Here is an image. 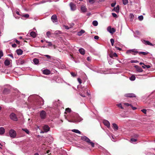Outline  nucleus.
<instances>
[{"mask_svg": "<svg viewBox=\"0 0 155 155\" xmlns=\"http://www.w3.org/2000/svg\"><path fill=\"white\" fill-rule=\"evenodd\" d=\"M46 35L49 37L51 35V32L49 31H48L46 32Z\"/></svg>", "mask_w": 155, "mask_h": 155, "instance_id": "obj_49", "label": "nucleus"}, {"mask_svg": "<svg viewBox=\"0 0 155 155\" xmlns=\"http://www.w3.org/2000/svg\"><path fill=\"white\" fill-rule=\"evenodd\" d=\"M15 42L17 44H20V42L17 40H16Z\"/></svg>", "mask_w": 155, "mask_h": 155, "instance_id": "obj_60", "label": "nucleus"}, {"mask_svg": "<svg viewBox=\"0 0 155 155\" xmlns=\"http://www.w3.org/2000/svg\"><path fill=\"white\" fill-rule=\"evenodd\" d=\"M10 118L15 121H17L18 120V118L16 114L14 113H11L9 115Z\"/></svg>", "mask_w": 155, "mask_h": 155, "instance_id": "obj_4", "label": "nucleus"}, {"mask_svg": "<svg viewBox=\"0 0 155 155\" xmlns=\"http://www.w3.org/2000/svg\"><path fill=\"white\" fill-rule=\"evenodd\" d=\"M81 139L87 142L89 144L91 145L93 147H94V143L91 142L90 139L85 136H83L81 137Z\"/></svg>", "mask_w": 155, "mask_h": 155, "instance_id": "obj_1", "label": "nucleus"}, {"mask_svg": "<svg viewBox=\"0 0 155 155\" xmlns=\"http://www.w3.org/2000/svg\"><path fill=\"white\" fill-rule=\"evenodd\" d=\"M51 19L53 22H57L58 19L56 15H53L51 17Z\"/></svg>", "mask_w": 155, "mask_h": 155, "instance_id": "obj_9", "label": "nucleus"}, {"mask_svg": "<svg viewBox=\"0 0 155 155\" xmlns=\"http://www.w3.org/2000/svg\"><path fill=\"white\" fill-rule=\"evenodd\" d=\"M40 116L41 119H44L46 118V113L44 110H42L40 112Z\"/></svg>", "mask_w": 155, "mask_h": 155, "instance_id": "obj_5", "label": "nucleus"}, {"mask_svg": "<svg viewBox=\"0 0 155 155\" xmlns=\"http://www.w3.org/2000/svg\"><path fill=\"white\" fill-rule=\"evenodd\" d=\"M130 106L131 107V108L133 110H135L137 109V108L136 107H133L132 105H130Z\"/></svg>", "mask_w": 155, "mask_h": 155, "instance_id": "obj_57", "label": "nucleus"}, {"mask_svg": "<svg viewBox=\"0 0 155 155\" xmlns=\"http://www.w3.org/2000/svg\"><path fill=\"white\" fill-rule=\"evenodd\" d=\"M112 16L114 17H115V18L117 17V15L114 13H112Z\"/></svg>", "mask_w": 155, "mask_h": 155, "instance_id": "obj_45", "label": "nucleus"}, {"mask_svg": "<svg viewBox=\"0 0 155 155\" xmlns=\"http://www.w3.org/2000/svg\"><path fill=\"white\" fill-rule=\"evenodd\" d=\"M65 111L66 112H70L71 111V110L70 108H66Z\"/></svg>", "mask_w": 155, "mask_h": 155, "instance_id": "obj_44", "label": "nucleus"}, {"mask_svg": "<svg viewBox=\"0 0 155 155\" xmlns=\"http://www.w3.org/2000/svg\"><path fill=\"white\" fill-rule=\"evenodd\" d=\"M113 127L115 130H117L118 129V126L115 123L113 124Z\"/></svg>", "mask_w": 155, "mask_h": 155, "instance_id": "obj_19", "label": "nucleus"}, {"mask_svg": "<svg viewBox=\"0 0 155 155\" xmlns=\"http://www.w3.org/2000/svg\"><path fill=\"white\" fill-rule=\"evenodd\" d=\"M136 78L135 76L134 75H132L130 78V79L131 81H134Z\"/></svg>", "mask_w": 155, "mask_h": 155, "instance_id": "obj_31", "label": "nucleus"}, {"mask_svg": "<svg viewBox=\"0 0 155 155\" xmlns=\"http://www.w3.org/2000/svg\"><path fill=\"white\" fill-rule=\"evenodd\" d=\"M85 32V31L83 30H81L78 33V35L79 36H81L83 33Z\"/></svg>", "mask_w": 155, "mask_h": 155, "instance_id": "obj_27", "label": "nucleus"}, {"mask_svg": "<svg viewBox=\"0 0 155 155\" xmlns=\"http://www.w3.org/2000/svg\"><path fill=\"white\" fill-rule=\"evenodd\" d=\"M146 68H150L151 67V66L149 65H144Z\"/></svg>", "mask_w": 155, "mask_h": 155, "instance_id": "obj_59", "label": "nucleus"}, {"mask_svg": "<svg viewBox=\"0 0 155 155\" xmlns=\"http://www.w3.org/2000/svg\"><path fill=\"white\" fill-rule=\"evenodd\" d=\"M104 124L106 126H107V127L109 128L110 127V124L109 122L107 120H104L103 121Z\"/></svg>", "mask_w": 155, "mask_h": 155, "instance_id": "obj_13", "label": "nucleus"}, {"mask_svg": "<svg viewBox=\"0 0 155 155\" xmlns=\"http://www.w3.org/2000/svg\"><path fill=\"white\" fill-rule=\"evenodd\" d=\"M125 96L126 97H129L130 98L136 97V95L133 93H128L126 94Z\"/></svg>", "mask_w": 155, "mask_h": 155, "instance_id": "obj_8", "label": "nucleus"}, {"mask_svg": "<svg viewBox=\"0 0 155 155\" xmlns=\"http://www.w3.org/2000/svg\"><path fill=\"white\" fill-rule=\"evenodd\" d=\"M10 93V90L7 88H5L3 91V94H8Z\"/></svg>", "mask_w": 155, "mask_h": 155, "instance_id": "obj_14", "label": "nucleus"}, {"mask_svg": "<svg viewBox=\"0 0 155 155\" xmlns=\"http://www.w3.org/2000/svg\"><path fill=\"white\" fill-rule=\"evenodd\" d=\"M115 12L118 13L119 11V5H117L116 7H115Z\"/></svg>", "mask_w": 155, "mask_h": 155, "instance_id": "obj_30", "label": "nucleus"}, {"mask_svg": "<svg viewBox=\"0 0 155 155\" xmlns=\"http://www.w3.org/2000/svg\"><path fill=\"white\" fill-rule=\"evenodd\" d=\"M142 41L143 43L145 44V45H148L151 46H153V45L149 41H146L145 40H143Z\"/></svg>", "mask_w": 155, "mask_h": 155, "instance_id": "obj_11", "label": "nucleus"}, {"mask_svg": "<svg viewBox=\"0 0 155 155\" xmlns=\"http://www.w3.org/2000/svg\"><path fill=\"white\" fill-rule=\"evenodd\" d=\"M25 63V61L21 58H19L17 61V64L22 65Z\"/></svg>", "mask_w": 155, "mask_h": 155, "instance_id": "obj_6", "label": "nucleus"}, {"mask_svg": "<svg viewBox=\"0 0 155 155\" xmlns=\"http://www.w3.org/2000/svg\"><path fill=\"white\" fill-rule=\"evenodd\" d=\"M134 67L135 68L137 71L139 72H141L143 71L142 68L138 65L134 66Z\"/></svg>", "mask_w": 155, "mask_h": 155, "instance_id": "obj_10", "label": "nucleus"}, {"mask_svg": "<svg viewBox=\"0 0 155 155\" xmlns=\"http://www.w3.org/2000/svg\"><path fill=\"white\" fill-rule=\"evenodd\" d=\"M80 53L82 55H84L85 53L84 50L82 48H81L79 50Z\"/></svg>", "mask_w": 155, "mask_h": 155, "instance_id": "obj_20", "label": "nucleus"}, {"mask_svg": "<svg viewBox=\"0 0 155 155\" xmlns=\"http://www.w3.org/2000/svg\"><path fill=\"white\" fill-rule=\"evenodd\" d=\"M138 18L140 21H142L143 19V16L142 15H140L138 17Z\"/></svg>", "mask_w": 155, "mask_h": 155, "instance_id": "obj_38", "label": "nucleus"}, {"mask_svg": "<svg viewBox=\"0 0 155 155\" xmlns=\"http://www.w3.org/2000/svg\"><path fill=\"white\" fill-rule=\"evenodd\" d=\"M9 135L10 137L12 138H15L16 135V131L13 129H11L9 131Z\"/></svg>", "mask_w": 155, "mask_h": 155, "instance_id": "obj_3", "label": "nucleus"}, {"mask_svg": "<svg viewBox=\"0 0 155 155\" xmlns=\"http://www.w3.org/2000/svg\"><path fill=\"white\" fill-rule=\"evenodd\" d=\"M3 55V53L2 50H0V59Z\"/></svg>", "mask_w": 155, "mask_h": 155, "instance_id": "obj_40", "label": "nucleus"}, {"mask_svg": "<svg viewBox=\"0 0 155 155\" xmlns=\"http://www.w3.org/2000/svg\"><path fill=\"white\" fill-rule=\"evenodd\" d=\"M78 80L80 84L81 83H82L81 80L80 78H78Z\"/></svg>", "mask_w": 155, "mask_h": 155, "instance_id": "obj_54", "label": "nucleus"}, {"mask_svg": "<svg viewBox=\"0 0 155 155\" xmlns=\"http://www.w3.org/2000/svg\"><path fill=\"white\" fill-rule=\"evenodd\" d=\"M127 52H129L130 53H133L134 52L137 53L138 52L137 51H135L134 49L129 50L127 51Z\"/></svg>", "mask_w": 155, "mask_h": 155, "instance_id": "obj_24", "label": "nucleus"}, {"mask_svg": "<svg viewBox=\"0 0 155 155\" xmlns=\"http://www.w3.org/2000/svg\"><path fill=\"white\" fill-rule=\"evenodd\" d=\"M44 56L46 57L48 59H50L51 58V57L48 55H45Z\"/></svg>", "mask_w": 155, "mask_h": 155, "instance_id": "obj_52", "label": "nucleus"}, {"mask_svg": "<svg viewBox=\"0 0 155 155\" xmlns=\"http://www.w3.org/2000/svg\"><path fill=\"white\" fill-rule=\"evenodd\" d=\"M99 37L98 36H95L94 37V38L96 40L98 39H99Z\"/></svg>", "mask_w": 155, "mask_h": 155, "instance_id": "obj_58", "label": "nucleus"}, {"mask_svg": "<svg viewBox=\"0 0 155 155\" xmlns=\"http://www.w3.org/2000/svg\"><path fill=\"white\" fill-rule=\"evenodd\" d=\"M71 74L72 76L73 77H75L76 76V74L73 72H71Z\"/></svg>", "mask_w": 155, "mask_h": 155, "instance_id": "obj_47", "label": "nucleus"}, {"mask_svg": "<svg viewBox=\"0 0 155 155\" xmlns=\"http://www.w3.org/2000/svg\"><path fill=\"white\" fill-rule=\"evenodd\" d=\"M143 113L145 114L146 113V110L145 109H143L141 110Z\"/></svg>", "mask_w": 155, "mask_h": 155, "instance_id": "obj_50", "label": "nucleus"}, {"mask_svg": "<svg viewBox=\"0 0 155 155\" xmlns=\"http://www.w3.org/2000/svg\"><path fill=\"white\" fill-rule=\"evenodd\" d=\"M130 62L131 63H137L138 62V61H137V60H131L130 61Z\"/></svg>", "mask_w": 155, "mask_h": 155, "instance_id": "obj_48", "label": "nucleus"}, {"mask_svg": "<svg viewBox=\"0 0 155 155\" xmlns=\"http://www.w3.org/2000/svg\"><path fill=\"white\" fill-rule=\"evenodd\" d=\"M30 35L34 38H35L36 36V34L35 32L34 31H31L30 33Z\"/></svg>", "mask_w": 155, "mask_h": 155, "instance_id": "obj_25", "label": "nucleus"}, {"mask_svg": "<svg viewBox=\"0 0 155 155\" xmlns=\"http://www.w3.org/2000/svg\"><path fill=\"white\" fill-rule=\"evenodd\" d=\"M98 24V22L96 21H94L92 22V24L94 26H97Z\"/></svg>", "mask_w": 155, "mask_h": 155, "instance_id": "obj_32", "label": "nucleus"}, {"mask_svg": "<svg viewBox=\"0 0 155 155\" xmlns=\"http://www.w3.org/2000/svg\"><path fill=\"white\" fill-rule=\"evenodd\" d=\"M22 130L24 131L25 132H26L27 134H29V131L26 128H22Z\"/></svg>", "mask_w": 155, "mask_h": 155, "instance_id": "obj_33", "label": "nucleus"}, {"mask_svg": "<svg viewBox=\"0 0 155 155\" xmlns=\"http://www.w3.org/2000/svg\"><path fill=\"white\" fill-rule=\"evenodd\" d=\"M21 16L22 17H25L26 18H28L29 16V14H25L21 15Z\"/></svg>", "mask_w": 155, "mask_h": 155, "instance_id": "obj_29", "label": "nucleus"}, {"mask_svg": "<svg viewBox=\"0 0 155 155\" xmlns=\"http://www.w3.org/2000/svg\"><path fill=\"white\" fill-rule=\"evenodd\" d=\"M46 42L47 43H48V46H51L52 45V43L51 42H49V41H46Z\"/></svg>", "mask_w": 155, "mask_h": 155, "instance_id": "obj_41", "label": "nucleus"}, {"mask_svg": "<svg viewBox=\"0 0 155 155\" xmlns=\"http://www.w3.org/2000/svg\"><path fill=\"white\" fill-rule=\"evenodd\" d=\"M10 61L8 59H6L4 61V64L6 66H8L10 64Z\"/></svg>", "mask_w": 155, "mask_h": 155, "instance_id": "obj_21", "label": "nucleus"}, {"mask_svg": "<svg viewBox=\"0 0 155 155\" xmlns=\"http://www.w3.org/2000/svg\"><path fill=\"white\" fill-rule=\"evenodd\" d=\"M43 129L45 132H47L49 131L50 127L47 125H45L43 127Z\"/></svg>", "mask_w": 155, "mask_h": 155, "instance_id": "obj_17", "label": "nucleus"}, {"mask_svg": "<svg viewBox=\"0 0 155 155\" xmlns=\"http://www.w3.org/2000/svg\"><path fill=\"white\" fill-rule=\"evenodd\" d=\"M43 74L46 75H48L51 73L50 71L48 69H45L43 71Z\"/></svg>", "mask_w": 155, "mask_h": 155, "instance_id": "obj_16", "label": "nucleus"}, {"mask_svg": "<svg viewBox=\"0 0 155 155\" xmlns=\"http://www.w3.org/2000/svg\"><path fill=\"white\" fill-rule=\"evenodd\" d=\"M72 131L74 132V133H78V134H81V132L80 131L78 130L73 129L72 130Z\"/></svg>", "mask_w": 155, "mask_h": 155, "instance_id": "obj_28", "label": "nucleus"}, {"mask_svg": "<svg viewBox=\"0 0 155 155\" xmlns=\"http://www.w3.org/2000/svg\"><path fill=\"white\" fill-rule=\"evenodd\" d=\"M107 30L110 33L113 34L115 32V30L114 28H111V26H109L107 28Z\"/></svg>", "mask_w": 155, "mask_h": 155, "instance_id": "obj_7", "label": "nucleus"}, {"mask_svg": "<svg viewBox=\"0 0 155 155\" xmlns=\"http://www.w3.org/2000/svg\"><path fill=\"white\" fill-rule=\"evenodd\" d=\"M94 0H89V2L91 3H94Z\"/></svg>", "mask_w": 155, "mask_h": 155, "instance_id": "obj_51", "label": "nucleus"}, {"mask_svg": "<svg viewBox=\"0 0 155 155\" xmlns=\"http://www.w3.org/2000/svg\"><path fill=\"white\" fill-rule=\"evenodd\" d=\"M16 13L18 15H21L19 13V12L18 11H17L16 12Z\"/></svg>", "mask_w": 155, "mask_h": 155, "instance_id": "obj_64", "label": "nucleus"}, {"mask_svg": "<svg viewBox=\"0 0 155 155\" xmlns=\"http://www.w3.org/2000/svg\"><path fill=\"white\" fill-rule=\"evenodd\" d=\"M70 6L71 10L74 11L76 9V6L73 3H71L70 4Z\"/></svg>", "mask_w": 155, "mask_h": 155, "instance_id": "obj_12", "label": "nucleus"}, {"mask_svg": "<svg viewBox=\"0 0 155 155\" xmlns=\"http://www.w3.org/2000/svg\"><path fill=\"white\" fill-rule=\"evenodd\" d=\"M87 59L88 61H90L91 60L90 58L89 57H87Z\"/></svg>", "mask_w": 155, "mask_h": 155, "instance_id": "obj_62", "label": "nucleus"}, {"mask_svg": "<svg viewBox=\"0 0 155 155\" xmlns=\"http://www.w3.org/2000/svg\"><path fill=\"white\" fill-rule=\"evenodd\" d=\"M5 132V129L3 127L0 128V134H3Z\"/></svg>", "mask_w": 155, "mask_h": 155, "instance_id": "obj_18", "label": "nucleus"}, {"mask_svg": "<svg viewBox=\"0 0 155 155\" xmlns=\"http://www.w3.org/2000/svg\"><path fill=\"white\" fill-rule=\"evenodd\" d=\"M37 104L38 106H42L44 104V101L43 99L40 97H39L37 99Z\"/></svg>", "mask_w": 155, "mask_h": 155, "instance_id": "obj_2", "label": "nucleus"}, {"mask_svg": "<svg viewBox=\"0 0 155 155\" xmlns=\"http://www.w3.org/2000/svg\"><path fill=\"white\" fill-rule=\"evenodd\" d=\"M54 34L56 35H59L61 34V32L59 31H56L54 32Z\"/></svg>", "mask_w": 155, "mask_h": 155, "instance_id": "obj_35", "label": "nucleus"}, {"mask_svg": "<svg viewBox=\"0 0 155 155\" xmlns=\"http://www.w3.org/2000/svg\"><path fill=\"white\" fill-rule=\"evenodd\" d=\"M81 9L83 12H85L87 11V8L86 6L84 5H82L81 7Z\"/></svg>", "mask_w": 155, "mask_h": 155, "instance_id": "obj_15", "label": "nucleus"}, {"mask_svg": "<svg viewBox=\"0 0 155 155\" xmlns=\"http://www.w3.org/2000/svg\"><path fill=\"white\" fill-rule=\"evenodd\" d=\"M33 61L35 64H38L39 62V60L36 58H35L33 59Z\"/></svg>", "mask_w": 155, "mask_h": 155, "instance_id": "obj_23", "label": "nucleus"}, {"mask_svg": "<svg viewBox=\"0 0 155 155\" xmlns=\"http://www.w3.org/2000/svg\"><path fill=\"white\" fill-rule=\"evenodd\" d=\"M122 1L124 5H127L128 2V0H122Z\"/></svg>", "mask_w": 155, "mask_h": 155, "instance_id": "obj_36", "label": "nucleus"}, {"mask_svg": "<svg viewBox=\"0 0 155 155\" xmlns=\"http://www.w3.org/2000/svg\"><path fill=\"white\" fill-rule=\"evenodd\" d=\"M115 48L117 49L119 51H121L122 50L121 48L117 46H115Z\"/></svg>", "mask_w": 155, "mask_h": 155, "instance_id": "obj_53", "label": "nucleus"}, {"mask_svg": "<svg viewBox=\"0 0 155 155\" xmlns=\"http://www.w3.org/2000/svg\"><path fill=\"white\" fill-rule=\"evenodd\" d=\"M16 51L17 54L18 55H21L23 53L22 51L20 49H17Z\"/></svg>", "mask_w": 155, "mask_h": 155, "instance_id": "obj_22", "label": "nucleus"}, {"mask_svg": "<svg viewBox=\"0 0 155 155\" xmlns=\"http://www.w3.org/2000/svg\"><path fill=\"white\" fill-rule=\"evenodd\" d=\"M117 105L119 107H120L121 109H123L124 108L122 106V105L121 104H117Z\"/></svg>", "mask_w": 155, "mask_h": 155, "instance_id": "obj_46", "label": "nucleus"}, {"mask_svg": "<svg viewBox=\"0 0 155 155\" xmlns=\"http://www.w3.org/2000/svg\"><path fill=\"white\" fill-rule=\"evenodd\" d=\"M125 104V105H127V106H130V105L129 104L127 103H125V104Z\"/></svg>", "mask_w": 155, "mask_h": 155, "instance_id": "obj_63", "label": "nucleus"}, {"mask_svg": "<svg viewBox=\"0 0 155 155\" xmlns=\"http://www.w3.org/2000/svg\"><path fill=\"white\" fill-rule=\"evenodd\" d=\"M110 42L112 46H113L114 45V40L113 38H111L110 40Z\"/></svg>", "mask_w": 155, "mask_h": 155, "instance_id": "obj_39", "label": "nucleus"}, {"mask_svg": "<svg viewBox=\"0 0 155 155\" xmlns=\"http://www.w3.org/2000/svg\"><path fill=\"white\" fill-rule=\"evenodd\" d=\"M8 55V56H9V57H11L12 58H14V57H13V55L12 54H9Z\"/></svg>", "mask_w": 155, "mask_h": 155, "instance_id": "obj_56", "label": "nucleus"}, {"mask_svg": "<svg viewBox=\"0 0 155 155\" xmlns=\"http://www.w3.org/2000/svg\"><path fill=\"white\" fill-rule=\"evenodd\" d=\"M12 46L13 48H15L17 46V45L15 44H14L12 45Z\"/></svg>", "mask_w": 155, "mask_h": 155, "instance_id": "obj_55", "label": "nucleus"}, {"mask_svg": "<svg viewBox=\"0 0 155 155\" xmlns=\"http://www.w3.org/2000/svg\"><path fill=\"white\" fill-rule=\"evenodd\" d=\"M138 53L139 54H142L143 55H146L148 54V52H140Z\"/></svg>", "mask_w": 155, "mask_h": 155, "instance_id": "obj_34", "label": "nucleus"}, {"mask_svg": "<svg viewBox=\"0 0 155 155\" xmlns=\"http://www.w3.org/2000/svg\"><path fill=\"white\" fill-rule=\"evenodd\" d=\"M64 27L65 28L67 29H68L69 28V27L68 26H64Z\"/></svg>", "mask_w": 155, "mask_h": 155, "instance_id": "obj_61", "label": "nucleus"}, {"mask_svg": "<svg viewBox=\"0 0 155 155\" xmlns=\"http://www.w3.org/2000/svg\"><path fill=\"white\" fill-rule=\"evenodd\" d=\"M130 18L132 20L134 18V15L133 14H130Z\"/></svg>", "mask_w": 155, "mask_h": 155, "instance_id": "obj_43", "label": "nucleus"}, {"mask_svg": "<svg viewBox=\"0 0 155 155\" xmlns=\"http://www.w3.org/2000/svg\"><path fill=\"white\" fill-rule=\"evenodd\" d=\"M110 56L111 58H113V57H117V55L116 53H111L110 54Z\"/></svg>", "mask_w": 155, "mask_h": 155, "instance_id": "obj_26", "label": "nucleus"}, {"mask_svg": "<svg viewBox=\"0 0 155 155\" xmlns=\"http://www.w3.org/2000/svg\"><path fill=\"white\" fill-rule=\"evenodd\" d=\"M137 139L136 138H131L130 139V141L132 143L133 142H135L137 141Z\"/></svg>", "mask_w": 155, "mask_h": 155, "instance_id": "obj_37", "label": "nucleus"}, {"mask_svg": "<svg viewBox=\"0 0 155 155\" xmlns=\"http://www.w3.org/2000/svg\"><path fill=\"white\" fill-rule=\"evenodd\" d=\"M116 4V2L115 1L114 3H112L111 4V6L112 7H114L115 5Z\"/></svg>", "mask_w": 155, "mask_h": 155, "instance_id": "obj_42", "label": "nucleus"}]
</instances>
